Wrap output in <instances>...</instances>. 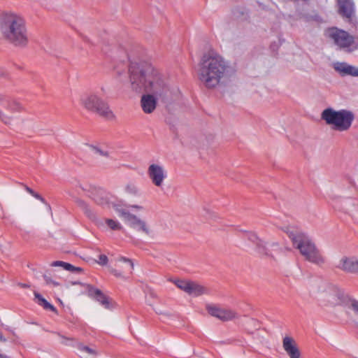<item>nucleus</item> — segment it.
<instances>
[{"instance_id":"nucleus-1","label":"nucleus","mask_w":358,"mask_h":358,"mask_svg":"<svg viewBox=\"0 0 358 358\" xmlns=\"http://www.w3.org/2000/svg\"><path fill=\"white\" fill-rule=\"evenodd\" d=\"M131 89L136 92H145L141 106L145 113H152L157 107V100L164 101L171 96V90L159 73L145 61H131L129 67Z\"/></svg>"},{"instance_id":"nucleus-2","label":"nucleus","mask_w":358,"mask_h":358,"mask_svg":"<svg viewBox=\"0 0 358 358\" xmlns=\"http://www.w3.org/2000/svg\"><path fill=\"white\" fill-rule=\"evenodd\" d=\"M234 74L235 70L230 63L213 51L205 54L199 63L198 78L209 90L225 85Z\"/></svg>"},{"instance_id":"nucleus-3","label":"nucleus","mask_w":358,"mask_h":358,"mask_svg":"<svg viewBox=\"0 0 358 358\" xmlns=\"http://www.w3.org/2000/svg\"><path fill=\"white\" fill-rule=\"evenodd\" d=\"M0 31L3 38L16 48H25L29 39L25 20L14 13H5L0 17Z\"/></svg>"},{"instance_id":"nucleus-4","label":"nucleus","mask_w":358,"mask_h":358,"mask_svg":"<svg viewBox=\"0 0 358 358\" xmlns=\"http://www.w3.org/2000/svg\"><path fill=\"white\" fill-rule=\"evenodd\" d=\"M287 235L294 248L308 262L321 265L325 260L314 241L305 233L295 229L287 231Z\"/></svg>"},{"instance_id":"nucleus-5","label":"nucleus","mask_w":358,"mask_h":358,"mask_svg":"<svg viewBox=\"0 0 358 358\" xmlns=\"http://www.w3.org/2000/svg\"><path fill=\"white\" fill-rule=\"evenodd\" d=\"M321 118L327 124L332 126L334 129L345 131L351 127L355 116L350 110H335L332 108H327L322 112Z\"/></svg>"},{"instance_id":"nucleus-6","label":"nucleus","mask_w":358,"mask_h":358,"mask_svg":"<svg viewBox=\"0 0 358 358\" xmlns=\"http://www.w3.org/2000/svg\"><path fill=\"white\" fill-rule=\"evenodd\" d=\"M80 106L87 111L94 113L107 119H115V115L108 104L96 94H85L80 98Z\"/></svg>"},{"instance_id":"nucleus-7","label":"nucleus","mask_w":358,"mask_h":358,"mask_svg":"<svg viewBox=\"0 0 358 358\" xmlns=\"http://www.w3.org/2000/svg\"><path fill=\"white\" fill-rule=\"evenodd\" d=\"M23 109L17 101L0 94V120L5 124H11Z\"/></svg>"},{"instance_id":"nucleus-8","label":"nucleus","mask_w":358,"mask_h":358,"mask_svg":"<svg viewBox=\"0 0 358 358\" xmlns=\"http://www.w3.org/2000/svg\"><path fill=\"white\" fill-rule=\"evenodd\" d=\"M246 236L249 241L256 244L257 252L261 255L273 258L274 253L281 250V248L277 242H265L259 238L254 232H248Z\"/></svg>"},{"instance_id":"nucleus-9","label":"nucleus","mask_w":358,"mask_h":358,"mask_svg":"<svg viewBox=\"0 0 358 358\" xmlns=\"http://www.w3.org/2000/svg\"><path fill=\"white\" fill-rule=\"evenodd\" d=\"M328 38L334 41V43L340 48H349L354 43V38L347 31L336 27H331L326 31Z\"/></svg>"},{"instance_id":"nucleus-10","label":"nucleus","mask_w":358,"mask_h":358,"mask_svg":"<svg viewBox=\"0 0 358 358\" xmlns=\"http://www.w3.org/2000/svg\"><path fill=\"white\" fill-rule=\"evenodd\" d=\"M147 176L155 187L162 189L167 178V173L163 165L152 163L148 167Z\"/></svg>"},{"instance_id":"nucleus-11","label":"nucleus","mask_w":358,"mask_h":358,"mask_svg":"<svg viewBox=\"0 0 358 358\" xmlns=\"http://www.w3.org/2000/svg\"><path fill=\"white\" fill-rule=\"evenodd\" d=\"M208 313L213 317L221 321L227 322L239 317L238 314L231 308H222L218 306L208 304L206 306Z\"/></svg>"},{"instance_id":"nucleus-12","label":"nucleus","mask_w":358,"mask_h":358,"mask_svg":"<svg viewBox=\"0 0 358 358\" xmlns=\"http://www.w3.org/2000/svg\"><path fill=\"white\" fill-rule=\"evenodd\" d=\"M176 286L189 295L199 296L208 292V289L195 282L179 280L176 281Z\"/></svg>"},{"instance_id":"nucleus-13","label":"nucleus","mask_w":358,"mask_h":358,"mask_svg":"<svg viewBox=\"0 0 358 358\" xmlns=\"http://www.w3.org/2000/svg\"><path fill=\"white\" fill-rule=\"evenodd\" d=\"M89 196L96 204L103 208L114 206L113 203L110 201L111 197L110 194L101 187H91Z\"/></svg>"},{"instance_id":"nucleus-14","label":"nucleus","mask_w":358,"mask_h":358,"mask_svg":"<svg viewBox=\"0 0 358 358\" xmlns=\"http://www.w3.org/2000/svg\"><path fill=\"white\" fill-rule=\"evenodd\" d=\"M120 264L117 265L119 270L110 268V272L116 277L127 278L132 274L134 270V263L130 259L121 257L119 259Z\"/></svg>"},{"instance_id":"nucleus-15","label":"nucleus","mask_w":358,"mask_h":358,"mask_svg":"<svg viewBox=\"0 0 358 358\" xmlns=\"http://www.w3.org/2000/svg\"><path fill=\"white\" fill-rule=\"evenodd\" d=\"M338 268L347 273H358V259L354 257H343L339 261Z\"/></svg>"},{"instance_id":"nucleus-16","label":"nucleus","mask_w":358,"mask_h":358,"mask_svg":"<svg viewBox=\"0 0 358 358\" xmlns=\"http://www.w3.org/2000/svg\"><path fill=\"white\" fill-rule=\"evenodd\" d=\"M338 13L348 20H351L355 14V5L352 0H337Z\"/></svg>"},{"instance_id":"nucleus-17","label":"nucleus","mask_w":358,"mask_h":358,"mask_svg":"<svg viewBox=\"0 0 358 358\" xmlns=\"http://www.w3.org/2000/svg\"><path fill=\"white\" fill-rule=\"evenodd\" d=\"M88 296L96 301L106 309L110 308V303L109 298L105 295L101 290L95 288L90 285H87Z\"/></svg>"},{"instance_id":"nucleus-18","label":"nucleus","mask_w":358,"mask_h":358,"mask_svg":"<svg viewBox=\"0 0 358 358\" xmlns=\"http://www.w3.org/2000/svg\"><path fill=\"white\" fill-rule=\"evenodd\" d=\"M342 292L333 287H329L323 293L324 299L332 306L340 304L342 301Z\"/></svg>"},{"instance_id":"nucleus-19","label":"nucleus","mask_w":358,"mask_h":358,"mask_svg":"<svg viewBox=\"0 0 358 358\" xmlns=\"http://www.w3.org/2000/svg\"><path fill=\"white\" fill-rule=\"evenodd\" d=\"M282 346L290 358H300V351L295 341L292 337L285 336L282 341Z\"/></svg>"},{"instance_id":"nucleus-20","label":"nucleus","mask_w":358,"mask_h":358,"mask_svg":"<svg viewBox=\"0 0 358 358\" xmlns=\"http://www.w3.org/2000/svg\"><path fill=\"white\" fill-rule=\"evenodd\" d=\"M333 66L335 71L342 76H358V69L345 62H335Z\"/></svg>"},{"instance_id":"nucleus-21","label":"nucleus","mask_w":358,"mask_h":358,"mask_svg":"<svg viewBox=\"0 0 358 358\" xmlns=\"http://www.w3.org/2000/svg\"><path fill=\"white\" fill-rule=\"evenodd\" d=\"M128 224L131 228L145 235L148 236L151 234V230L148 223L135 215L128 222Z\"/></svg>"},{"instance_id":"nucleus-22","label":"nucleus","mask_w":358,"mask_h":358,"mask_svg":"<svg viewBox=\"0 0 358 358\" xmlns=\"http://www.w3.org/2000/svg\"><path fill=\"white\" fill-rule=\"evenodd\" d=\"M51 266H62L64 269H65L66 271H71L73 273L80 272L82 271V268L80 267H76L69 263L62 262V261L53 262L51 264Z\"/></svg>"},{"instance_id":"nucleus-23","label":"nucleus","mask_w":358,"mask_h":358,"mask_svg":"<svg viewBox=\"0 0 358 358\" xmlns=\"http://www.w3.org/2000/svg\"><path fill=\"white\" fill-rule=\"evenodd\" d=\"M34 296L38 300V305L43 306L45 309H49L52 311H55V308L49 302H48L40 294L35 292Z\"/></svg>"},{"instance_id":"nucleus-24","label":"nucleus","mask_w":358,"mask_h":358,"mask_svg":"<svg viewBox=\"0 0 358 358\" xmlns=\"http://www.w3.org/2000/svg\"><path fill=\"white\" fill-rule=\"evenodd\" d=\"M87 148L89 149V150L90 152H92V153H94L96 155H99L101 157H109V152L107 150H103L99 146L90 145H87Z\"/></svg>"},{"instance_id":"nucleus-25","label":"nucleus","mask_w":358,"mask_h":358,"mask_svg":"<svg viewBox=\"0 0 358 358\" xmlns=\"http://www.w3.org/2000/svg\"><path fill=\"white\" fill-rule=\"evenodd\" d=\"M113 207L115 208V210L118 215L122 217L127 224L134 215L124 208L115 207V206Z\"/></svg>"},{"instance_id":"nucleus-26","label":"nucleus","mask_w":358,"mask_h":358,"mask_svg":"<svg viewBox=\"0 0 358 358\" xmlns=\"http://www.w3.org/2000/svg\"><path fill=\"white\" fill-rule=\"evenodd\" d=\"M105 224L110 229L113 231L122 230V229L121 224L117 220L113 219H105Z\"/></svg>"},{"instance_id":"nucleus-27","label":"nucleus","mask_w":358,"mask_h":358,"mask_svg":"<svg viewBox=\"0 0 358 358\" xmlns=\"http://www.w3.org/2000/svg\"><path fill=\"white\" fill-rule=\"evenodd\" d=\"M76 203L79 208H80L84 213L88 216L91 217L92 215V213L89 207V206L82 199H76Z\"/></svg>"},{"instance_id":"nucleus-28","label":"nucleus","mask_w":358,"mask_h":358,"mask_svg":"<svg viewBox=\"0 0 358 358\" xmlns=\"http://www.w3.org/2000/svg\"><path fill=\"white\" fill-rule=\"evenodd\" d=\"M78 350L81 353V357H83L85 355H90L93 356H96L97 355V352L95 350L83 345H79Z\"/></svg>"},{"instance_id":"nucleus-29","label":"nucleus","mask_w":358,"mask_h":358,"mask_svg":"<svg viewBox=\"0 0 358 358\" xmlns=\"http://www.w3.org/2000/svg\"><path fill=\"white\" fill-rule=\"evenodd\" d=\"M125 191L127 193H128L131 195H134V196L138 195V192H139L138 189L136 187V185H135L134 184H131V183L127 184L125 186Z\"/></svg>"},{"instance_id":"nucleus-30","label":"nucleus","mask_w":358,"mask_h":358,"mask_svg":"<svg viewBox=\"0 0 358 358\" xmlns=\"http://www.w3.org/2000/svg\"><path fill=\"white\" fill-rule=\"evenodd\" d=\"M349 308L353 310L356 313H358V301L351 300Z\"/></svg>"},{"instance_id":"nucleus-31","label":"nucleus","mask_w":358,"mask_h":358,"mask_svg":"<svg viewBox=\"0 0 358 358\" xmlns=\"http://www.w3.org/2000/svg\"><path fill=\"white\" fill-rule=\"evenodd\" d=\"M108 257L105 255H101L99 256L97 263L100 265H106L108 263Z\"/></svg>"},{"instance_id":"nucleus-32","label":"nucleus","mask_w":358,"mask_h":358,"mask_svg":"<svg viewBox=\"0 0 358 358\" xmlns=\"http://www.w3.org/2000/svg\"><path fill=\"white\" fill-rule=\"evenodd\" d=\"M43 278H44V279H45V282H46L47 284H52V285H53L54 286H58V285H59V283H58V282H55V281H54L53 280H52V279H51V278H50V276H48V275H43Z\"/></svg>"},{"instance_id":"nucleus-33","label":"nucleus","mask_w":358,"mask_h":358,"mask_svg":"<svg viewBox=\"0 0 358 358\" xmlns=\"http://www.w3.org/2000/svg\"><path fill=\"white\" fill-rule=\"evenodd\" d=\"M33 196L35 197L36 199L40 200L43 203H45V199L38 193L35 192Z\"/></svg>"},{"instance_id":"nucleus-34","label":"nucleus","mask_w":358,"mask_h":358,"mask_svg":"<svg viewBox=\"0 0 358 358\" xmlns=\"http://www.w3.org/2000/svg\"><path fill=\"white\" fill-rule=\"evenodd\" d=\"M24 189H25V190H26L28 193H29L31 195L34 196V194L35 192H34L32 189H31L30 187H28V186H27V185H24Z\"/></svg>"},{"instance_id":"nucleus-35","label":"nucleus","mask_w":358,"mask_h":358,"mask_svg":"<svg viewBox=\"0 0 358 358\" xmlns=\"http://www.w3.org/2000/svg\"><path fill=\"white\" fill-rule=\"evenodd\" d=\"M130 207L132 208H134V209L139 210H142L144 209V208L142 206H138V205H131V206H130Z\"/></svg>"},{"instance_id":"nucleus-36","label":"nucleus","mask_w":358,"mask_h":358,"mask_svg":"<svg viewBox=\"0 0 358 358\" xmlns=\"http://www.w3.org/2000/svg\"><path fill=\"white\" fill-rule=\"evenodd\" d=\"M7 339L3 336L2 332L0 331V342L6 343Z\"/></svg>"},{"instance_id":"nucleus-37","label":"nucleus","mask_w":358,"mask_h":358,"mask_svg":"<svg viewBox=\"0 0 358 358\" xmlns=\"http://www.w3.org/2000/svg\"><path fill=\"white\" fill-rule=\"evenodd\" d=\"M0 358H10L9 357H8L7 355H3V354H1L0 353Z\"/></svg>"},{"instance_id":"nucleus-38","label":"nucleus","mask_w":358,"mask_h":358,"mask_svg":"<svg viewBox=\"0 0 358 358\" xmlns=\"http://www.w3.org/2000/svg\"><path fill=\"white\" fill-rule=\"evenodd\" d=\"M62 338H64V339L65 340V341H64V342H63V343H64V344H66V345L67 344V343H66V341H70V340H71V339L67 338H65V337H62Z\"/></svg>"}]
</instances>
